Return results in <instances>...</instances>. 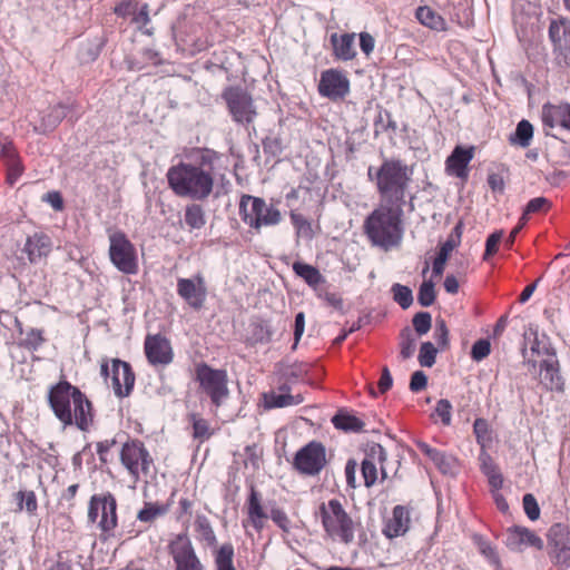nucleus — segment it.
Returning <instances> with one entry per match:
<instances>
[{
	"mask_svg": "<svg viewBox=\"0 0 570 570\" xmlns=\"http://www.w3.org/2000/svg\"><path fill=\"white\" fill-rule=\"evenodd\" d=\"M220 156L212 149L197 150L188 161H179L167 171L170 189L178 197L204 202L213 193L219 173Z\"/></svg>",
	"mask_w": 570,
	"mask_h": 570,
	"instance_id": "1",
	"label": "nucleus"
},
{
	"mask_svg": "<svg viewBox=\"0 0 570 570\" xmlns=\"http://www.w3.org/2000/svg\"><path fill=\"white\" fill-rule=\"evenodd\" d=\"M48 403L63 426L76 425L80 431H88L92 425L91 402L68 381L61 380L49 389Z\"/></svg>",
	"mask_w": 570,
	"mask_h": 570,
	"instance_id": "2",
	"label": "nucleus"
},
{
	"mask_svg": "<svg viewBox=\"0 0 570 570\" xmlns=\"http://www.w3.org/2000/svg\"><path fill=\"white\" fill-rule=\"evenodd\" d=\"M413 170L399 158H386L380 167L370 166L367 178L375 185L381 203L404 205Z\"/></svg>",
	"mask_w": 570,
	"mask_h": 570,
	"instance_id": "3",
	"label": "nucleus"
},
{
	"mask_svg": "<svg viewBox=\"0 0 570 570\" xmlns=\"http://www.w3.org/2000/svg\"><path fill=\"white\" fill-rule=\"evenodd\" d=\"M364 232L373 245L390 249L403 238V205L381 203L365 219Z\"/></svg>",
	"mask_w": 570,
	"mask_h": 570,
	"instance_id": "4",
	"label": "nucleus"
},
{
	"mask_svg": "<svg viewBox=\"0 0 570 570\" xmlns=\"http://www.w3.org/2000/svg\"><path fill=\"white\" fill-rule=\"evenodd\" d=\"M318 517L325 537L332 542L350 546L363 530L361 519L352 514L336 498L321 503Z\"/></svg>",
	"mask_w": 570,
	"mask_h": 570,
	"instance_id": "5",
	"label": "nucleus"
},
{
	"mask_svg": "<svg viewBox=\"0 0 570 570\" xmlns=\"http://www.w3.org/2000/svg\"><path fill=\"white\" fill-rule=\"evenodd\" d=\"M195 380L199 383L200 393L210 400L216 410L229 397L228 376L225 370L200 363L195 368Z\"/></svg>",
	"mask_w": 570,
	"mask_h": 570,
	"instance_id": "6",
	"label": "nucleus"
},
{
	"mask_svg": "<svg viewBox=\"0 0 570 570\" xmlns=\"http://www.w3.org/2000/svg\"><path fill=\"white\" fill-rule=\"evenodd\" d=\"M109 258L121 273L134 275L138 272V259L134 244L121 230L109 233Z\"/></svg>",
	"mask_w": 570,
	"mask_h": 570,
	"instance_id": "7",
	"label": "nucleus"
},
{
	"mask_svg": "<svg viewBox=\"0 0 570 570\" xmlns=\"http://www.w3.org/2000/svg\"><path fill=\"white\" fill-rule=\"evenodd\" d=\"M120 461L129 474L139 480L140 476H148L154 466V460L139 440H130L124 443L120 451Z\"/></svg>",
	"mask_w": 570,
	"mask_h": 570,
	"instance_id": "8",
	"label": "nucleus"
},
{
	"mask_svg": "<svg viewBox=\"0 0 570 570\" xmlns=\"http://www.w3.org/2000/svg\"><path fill=\"white\" fill-rule=\"evenodd\" d=\"M233 120L248 127L257 116L252 96L240 87H227L222 94Z\"/></svg>",
	"mask_w": 570,
	"mask_h": 570,
	"instance_id": "9",
	"label": "nucleus"
},
{
	"mask_svg": "<svg viewBox=\"0 0 570 570\" xmlns=\"http://www.w3.org/2000/svg\"><path fill=\"white\" fill-rule=\"evenodd\" d=\"M326 448L322 442L311 441L293 458V468L302 475L316 476L327 465Z\"/></svg>",
	"mask_w": 570,
	"mask_h": 570,
	"instance_id": "10",
	"label": "nucleus"
},
{
	"mask_svg": "<svg viewBox=\"0 0 570 570\" xmlns=\"http://www.w3.org/2000/svg\"><path fill=\"white\" fill-rule=\"evenodd\" d=\"M547 550L551 562L560 568H570V530L554 523L547 533Z\"/></svg>",
	"mask_w": 570,
	"mask_h": 570,
	"instance_id": "11",
	"label": "nucleus"
},
{
	"mask_svg": "<svg viewBox=\"0 0 570 570\" xmlns=\"http://www.w3.org/2000/svg\"><path fill=\"white\" fill-rule=\"evenodd\" d=\"M99 515L98 525L102 532L109 533L117 527V501L111 493L91 497L88 519L96 522Z\"/></svg>",
	"mask_w": 570,
	"mask_h": 570,
	"instance_id": "12",
	"label": "nucleus"
},
{
	"mask_svg": "<svg viewBox=\"0 0 570 570\" xmlns=\"http://www.w3.org/2000/svg\"><path fill=\"white\" fill-rule=\"evenodd\" d=\"M312 370L308 363H294L287 368V406L304 402L307 392L308 376Z\"/></svg>",
	"mask_w": 570,
	"mask_h": 570,
	"instance_id": "13",
	"label": "nucleus"
},
{
	"mask_svg": "<svg viewBox=\"0 0 570 570\" xmlns=\"http://www.w3.org/2000/svg\"><path fill=\"white\" fill-rule=\"evenodd\" d=\"M169 553L176 564V570H204L190 539L180 533L168 546Z\"/></svg>",
	"mask_w": 570,
	"mask_h": 570,
	"instance_id": "14",
	"label": "nucleus"
},
{
	"mask_svg": "<svg viewBox=\"0 0 570 570\" xmlns=\"http://www.w3.org/2000/svg\"><path fill=\"white\" fill-rule=\"evenodd\" d=\"M318 92L322 97L331 100L345 98L350 92V80L345 73L338 69H327L321 73L318 82Z\"/></svg>",
	"mask_w": 570,
	"mask_h": 570,
	"instance_id": "15",
	"label": "nucleus"
},
{
	"mask_svg": "<svg viewBox=\"0 0 570 570\" xmlns=\"http://www.w3.org/2000/svg\"><path fill=\"white\" fill-rule=\"evenodd\" d=\"M177 293L191 308H203L207 297L204 277L197 274L193 278H178Z\"/></svg>",
	"mask_w": 570,
	"mask_h": 570,
	"instance_id": "16",
	"label": "nucleus"
},
{
	"mask_svg": "<svg viewBox=\"0 0 570 570\" xmlns=\"http://www.w3.org/2000/svg\"><path fill=\"white\" fill-rule=\"evenodd\" d=\"M386 451L381 444L373 443L372 445L368 446L366 455L362 461L361 466L364 484L366 488L373 487L377 481V464L381 465L382 478H386V472L384 468V462L386 461Z\"/></svg>",
	"mask_w": 570,
	"mask_h": 570,
	"instance_id": "17",
	"label": "nucleus"
},
{
	"mask_svg": "<svg viewBox=\"0 0 570 570\" xmlns=\"http://www.w3.org/2000/svg\"><path fill=\"white\" fill-rule=\"evenodd\" d=\"M111 387L117 397L129 396L135 385V374L128 362L119 358L111 360Z\"/></svg>",
	"mask_w": 570,
	"mask_h": 570,
	"instance_id": "18",
	"label": "nucleus"
},
{
	"mask_svg": "<svg viewBox=\"0 0 570 570\" xmlns=\"http://www.w3.org/2000/svg\"><path fill=\"white\" fill-rule=\"evenodd\" d=\"M541 120L547 135L554 128L570 132V104H544L541 110Z\"/></svg>",
	"mask_w": 570,
	"mask_h": 570,
	"instance_id": "19",
	"label": "nucleus"
},
{
	"mask_svg": "<svg viewBox=\"0 0 570 570\" xmlns=\"http://www.w3.org/2000/svg\"><path fill=\"white\" fill-rule=\"evenodd\" d=\"M145 353L153 365H167L173 361L170 342L161 334L147 335Z\"/></svg>",
	"mask_w": 570,
	"mask_h": 570,
	"instance_id": "20",
	"label": "nucleus"
},
{
	"mask_svg": "<svg viewBox=\"0 0 570 570\" xmlns=\"http://www.w3.org/2000/svg\"><path fill=\"white\" fill-rule=\"evenodd\" d=\"M410 524V508L399 504L393 508L392 515L385 521L382 532L389 539L397 538L409 531Z\"/></svg>",
	"mask_w": 570,
	"mask_h": 570,
	"instance_id": "21",
	"label": "nucleus"
},
{
	"mask_svg": "<svg viewBox=\"0 0 570 570\" xmlns=\"http://www.w3.org/2000/svg\"><path fill=\"white\" fill-rule=\"evenodd\" d=\"M474 156V148H463L456 146L452 154L446 158V171L458 178L465 179L468 177V165Z\"/></svg>",
	"mask_w": 570,
	"mask_h": 570,
	"instance_id": "22",
	"label": "nucleus"
},
{
	"mask_svg": "<svg viewBox=\"0 0 570 570\" xmlns=\"http://www.w3.org/2000/svg\"><path fill=\"white\" fill-rule=\"evenodd\" d=\"M355 37L356 35L354 32L331 35L330 42L332 46V55L336 60L350 61L356 57Z\"/></svg>",
	"mask_w": 570,
	"mask_h": 570,
	"instance_id": "23",
	"label": "nucleus"
},
{
	"mask_svg": "<svg viewBox=\"0 0 570 570\" xmlns=\"http://www.w3.org/2000/svg\"><path fill=\"white\" fill-rule=\"evenodd\" d=\"M540 384L547 391H564V381L560 375L559 362L557 360H544L541 362Z\"/></svg>",
	"mask_w": 570,
	"mask_h": 570,
	"instance_id": "24",
	"label": "nucleus"
},
{
	"mask_svg": "<svg viewBox=\"0 0 570 570\" xmlns=\"http://www.w3.org/2000/svg\"><path fill=\"white\" fill-rule=\"evenodd\" d=\"M52 248V243L49 236L45 234H33L26 240L23 252L28 255L30 263L36 264L42 257L49 255Z\"/></svg>",
	"mask_w": 570,
	"mask_h": 570,
	"instance_id": "25",
	"label": "nucleus"
},
{
	"mask_svg": "<svg viewBox=\"0 0 570 570\" xmlns=\"http://www.w3.org/2000/svg\"><path fill=\"white\" fill-rule=\"evenodd\" d=\"M508 546L519 549L521 546L534 547L538 550L543 549L542 539L525 527H513L508 530Z\"/></svg>",
	"mask_w": 570,
	"mask_h": 570,
	"instance_id": "26",
	"label": "nucleus"
},
{
	"mask_svg": "<svg viewBox=\"0 0 570 570\" xmlns=\"http://www.w3.org/2000/svg\"><path fill=\"white\" fill-rule=\"evenodd\" d=\"M7 167V183L13 186L24 171L22 161L11 141H7V148L3 150V158Z\"/></svg>",
	"mask_w": 570,
	"mask_h": 570,
	"instance_id": "27",
	"label": "nucleus"
},
{
	"mask_svg": "<svg viewBox=\"0 0 570 570\" xmlns=\"http://www.w3.org/2000/svg\"><path fill=\"white\" fill-rule=\"evenodd\" d=\"M549 38L557 50H570V22L566 19L552 20L549 26Z\"/></svg>",
	"mask_w": 570,
	"mask_h": 570,
	"instance_id": "28",
	"label": "nucleus"
},
{
	"mask_svg": "<svg viewBox=\"0 0 570 570\" xmlns=\"http://www.w3.org/2000/svg\"><path fill=\"white\" fill-rule=\"evenodd\" d=\"M293 269L297 276L303 278L317 293L318 297H322L320 286L325 285L326 281L316 267L297 262L293 264Z\"/></svg>",
	"mask_w": 570,
	"mask_h": 570,
	"instance_id": "29",
	"label": "nucleus"
},
{
	"mask_svg": "<svg viewBox=\"0 0 570 570\" xmlns=\"http://www.w3.org/2000/svg\"><path fill=\"white\" fill-rule=\"evenodd\" d=\"M416 446L424 455H426L435 464V466L442 473H448L452 470L454 460L451 455H448L445 452L432 448L431 445L422 441L417 442Z\"/></svg>",
	"mask_w": 570,
	"mask_h": 570,
	"instance_id": "30",
	"label": "nucleus"
},
{
	"mask_svg": "<svg viewBox=\"0 0 570 570\" xmlns=\"http://www.w3.org/2000/svg\"><path fill=\"white\" fill-rule=\"evenodd\" d=\"M263 199L243 195L239 202V215L245 224L253 227L257 224V210L262 208Z\"/></svg>",
	"mask_w": 570,
	"mask_h": 570,
	"instance_id": "31",
	"label": "nucleus"
},
{
	"mask_svg": "<svg viewBox=\"0 0 570 570\" xmlns=\"http://www.w3.org/2000/svg\"><path fill=\"white\" fill-rule=\"evenodd\" d=\"M332 423L337 430L344 432H361L364 428V422L346 410H340L332 417Z\"/></svg>",
	"mask_w": 570,
	"mask_h": 570,
	"instance_id": "32",
	"label": "nucleus"
},
{
	"mask_svg": "<svg viewBox=\"0 0 570 570\" xmlns=\"http://www.w3.org/2000/svg\"><path fill=\"white\" fill-rule=\"evenodd\" d=\"M271 330L266 322L253 318L246 331V341L250 344L265 343L271 338Z\"/></svg>",
	"mask_w": 570,
	"mask_h": 570,
	"instance_id": "33",
	"label": "nucleus"
},
{
	"mask_svg": "<svg viewBox=\"0 0 570 570\" xmlns=\"http://www.w3.org/2000/svg\"><path fill=\"white\" fill-rule=\"evenodd\" d=\"M195 531L198 534V539L206 543L209 548H215L217 551V538L213 530V527L206 515L197 514L195 520ZM216 552H214L215 554Z\"/></svg>",
	"mask_w": 570,
	"mask_h": 570,
	"instance_id": "34",
	"label": "nucleus"
},
{
	"mask_svg": "<svg viewBox=\"0 0 570 570\" xmlns=\"http://www.w3.org/2000/svg\"><path fill=\"white\" fill-rule=\"evenodd\" d=\"M416 19L424 26L436 31L446 30V21L442 16L433 11L430 7H419Z\"/></svg>",
	"mask_w": 570,
	"mask_h": 570,
	"instance_id": "35",
	"label": "nucleus"
},
{
	"mask_svg": "<svg viewBox=\"0 0 570 570\" xmlns=\"http://www.w3.org/2000/svg\"><path fill=\"white\" fill-rule=\"evenodd\" d=\"M185 224L193 229H200L206 225V215L203 206L196 202L185 207Z\"/></svg>",
	"mask_w": 570,
	"mask_h": 570,
	"instance_id": "36",
	"label": "nucleus"
},
{
	"mask_svg": "<svg viewBox=\"0 0 570 570\" xmlns=\"http://www.w3.org/2000/svg\"><path fill=\"white\" fill-rule=\"evenodd\" d=\"M291 220L299 238L312 239L315 235V230L320 229L318 224L314 226L313 223L302 214L292 212Z\"/></svg>",
	"mask_w": 570,
	"mask_h": 570,
	"instance_id": "37",
	"label": "nucleus"
},
{
	"mask_svg": "<svg viewBox=\"0 0 570 570\" xmlns=\"http://www.w3.org/2000/svg\"><path fill=\"white\" fill-rule=\"evenodd\" d=\"M67 116V106L59 104L48 110L47 114L42 116L41 119V128L42 132L53 130L63 118Z\"/></svg>",
	"mask_w": 570,
	"mask_h": 570,
	"instance_id": "38",
	"label": "nucleus"
},
{
	"mask_svg": "<svg viewBox=\"0 0 570 570\" xmlns=\"http://www.w3.org/2000/svg\"><path fill=\"white\" fill-rule=\"evenodd\" d=\"M247 510L249 519L252 520L255 528H259L263 520L266 519V514L263 510V507L261 505V495L253 487L250 488Z\"/></svg>",
	"mask_w": 570,
	"mask_h": 570,
	"instance_id": "39",
	"label": "nucleus"
},
{
	"mask_svg": "<svg viewBox=\"0 0 570 570\" xmlns=\"http://www.w3.org/2000/svg\"><path fill=\"white\" fill-rule=\"evenodd\" d=\"M282 219L281 212L275 208L273 205H267L263 199V205L259 210H257V224H254V228H259L262 226H271L278 224Z\"/></svg>",
	"mask_w": 570,
	"mask_h": 570,
	"instance_id": "40",
	"label": "nucleus"
},
{
	"mask_svg": "<svg viewBox=\"0 0 570 570\" xmlns=\"http://www.w3.org/2000/svg\"><path fill=\"white\" fill-rule=\"evenodd\" d=\"M532 137L533 126L528 120L523 119L517 125L513 136L510 137V142L527 148L530 146Z\"/></svg>",
	"mask_w": 570,
	"mask_h": 570,
	"instance_id": "41",
	"label": "nucleus"
},
{
	"mask_svg": "<svg viewBox=\"0 0 570 570\" xmlns=\"http://www.w3.org/2000/svg\"><path fill=\"white\" fill-rule=\"evenodd\" d=\"M234 547L227 542L219 547L215 553L216 570H236L233 563Z\"/></svg>",
	"mask_w": 570,
	"mask_h": 570,
	"instance_id": "42",
	"label": "nucleus"
},
{
	"mask_svg": "<svg viewBox=\"0 0 570 570\" xmlns=\"http://www.w3.org/2000/svg\"><path fill=\"white\" fill-rule=\"evenodd\" d=\"M473 433L482 450H485L492 443V432L485 419H475L473 423Z\"/></svg>",
	"mask_w": 570,
	"mask_h": 570,
	"instance_id": "43",
	"label": "nucleus"
},
{
	"mask_svg": "<svg viewBox=\"0 0 570 570\" xmlns=\"http://www.w3.org/2000/svg\"><path fill=\"white\" fill-rule=\"evenodd\" d=\"M189 419L193 423V436L200 442L208 440L213 435V430L207 420L200 417L198 414H190Z\"/></svg>",
	"mask_w": 570,
	"mask_h": 570,
	"instance_id": "44",
	"label": "nucleus"
},
{
	"mask_svg": "<svg viewBox=\"0 0 570 570\" xmlns=\"http://www.w3.org/2000/svg\"><path fill=\"white\" fill-rule=\"evenodd\" d=\"M16 501L19 511L26 510L30 515L36 514L38 502L33 491L17 492Z\"/></svg>",
	"mask_w": 570,
	"mask_h": 570,
	"instance_id": "45",
	"label": "nucleus"
},
{
	"mask_svg": "<svg viewBox=\"0 0 570 570\" xmlns=\"http://www.w3.org/2000/svg\"><path fill=\"white\" fill-rule=\"evenodd\" d=\"M45 342L43 332L38 328H29L19 345L28 351H37Z\"/></svg>",
	"mask_w": 570,
	"mask_h": 570,
	"instance_id": "46",
	"label": "nucleus"
},
{
	"mask_svg": "<svg viewBox=\"0 0 570 570\" xmlns=\"http://www.w3.org/2000/svg\"><path fill=\"white\" fill-rule=\"evenodd\" d=\"M391 292L393 294V299L403 309H406L412 305L413 294L410 287L396 283L392 286Z\"/></svg>",
	"mask_w": 570,
	"mask_h": 570,
	"instance_id": "47",
	"label": "nucleus"
},
{
	"mask_svg": "<svg viewBox=\"0 0 570 570\" xmlns=\"http://www.w3.org/2000/svg\"><path fill=\"white\" fill-rule=\"evenodd\" d=\"M262 404L264 409H279L285 406V392L284 387L279 386V392L269 391L262 394Z\"/></svg>",
	"mask_w": 570,
	"mask_h": 570,
	"instance_id": "48",
	"label": "nucleus"
},
{
	"mask_svg": "<svg viewBox=\"0 0 570 570\" xmlns=\"http://www.w3.org/2000/svg\"><path fill=\"white\" fill-rule=\"evenodd\" d=\"M416 340L409 328L401 332L400 355L403 360L410 358L415 351Z\"/></svg>",
	"mask_w": 570,
	"mask_h": 570,
	"instance_id": "49",
	"label": "nucleus"
},
{
	"mask_svg": "<svg viewBox=\"0 0 570 570\" xmlns=\"http://www.w3.org/2000/svg\"><path fill=\"white\" fill-rule=\"evenodd\" d=\"M551 207L550 202L546 197H535L529 200L521 216V220L527 223L528 216L541 212H547Z\"/></svg>",
	"mask_w": 570,
	"mask_h": 570,
	"instance_id": "50",
	"label": "nucleus"
},
{
	"mask_svg": "<svg viewBox=\"0 0 570 570\" xmlns=\"http://www.w3.org/2000/svg\"><path fill=\"white\" fill-rule=\"evenodd\" d=\"M417 301L424 307L431 306L435 302V289L432 281H424L421 284Z\"/></svg>",
	"mask_w": 570,
	"mask_h": 570,
	"instance_id": "51",
	"label": "nucleus"
},
{
	"mask_svg": "<svg viewBox=\"0 0 570 570\" xmlns=\"http://www.w3.org/2000/svg\"><path fill=\"white\" fill-rule=\"evenodd\" d=\"M438 348L431 342H424L419 353V362L422 366L431 367L435 363Z\"/></svg>",
	"mask_w": 570,
	"mask_h": 570,
	"instance_id": "52",
	"label": "nucleus"
},
{
	"mask_svg": "<svg viewBox=\"0 0 570 570\" xmlns=\"http://www.w3.org/2000/svg\"><path fill=\"white\" fill-rule=\"evenodd\" d=\"M415 332L419 335H424L431 330L432 317L428 312H420L414 315L412 320Z\"/></svg>",
	"mask_w": 570,
	"mask_h": 570,
	"instance_id": "53",
	"label": "nucleus"
},
{
	"mask_svg": "<svg viewBox=\"0 0 570 570\" xmlns=\"http://www.w3.org/2000/svg\"><path fill=\"white\" fill-rule=\"evenodd\" d=\"M503 232L497 230L490 234L485 240V250L483 254V261H488L491 256L498 253L499 245L502 240Z\"/></svg>",
	"mask_w": 570,
	"mask_h": 570,
	"instance_id": "54",
	"label": "nucleus"
},
{
	"mask_svg": "<svg viewBox=\"0 0 570 570\" xmlns=\"http://www.w3.org/2000/svg\"><path fill=\"white\" fill-rule=\"evenodd\" d=\"M522 504H523V510H524L527 517L531 521H535L539 519L540 508H539L535 497L532 493H527L523 495Z\"/></svg>",
	"mask_w": 570,
	"mask_h": 570,
	"instance_id": "55",
	"label": "nucleus"
},
{
	"mask_svg": "<svg viewBox=\"0 0 570 570\" xmlns=\"http://www.w3.org/2000/svg\"><path fill=\"white\" fill-rule=\"evenodd\" d=\"M434 414L440 417L443 425H450L452 420V404L450 401L445 399L438 401Z\"/></svg>",
	"mask_w": 570,
	"mask_h": 570,
	"instance_id": "56",
	"label": "nucleus"
},
{
	"mask_svg": "<svg viewBox=\"0 0 570 570\" xmlns=\"http://www.w3.org/2000/svg\"><path fill=\"white\" fill-rule=\"evenodd\" d=\"M166 510L161 507L147 503L145 507L138 512L137 519L142 522H151L157 517L164 514Z\"/></svg>",
	"mask_w": 570,
	"mask_h": 570,
	"instance_id": "57",
	"label": "nucleus"
},
{
	"mask_svg": "<svg viewBox=\"0 0 570 570\" xmlns=\"http://www.w3.org/2000/svg\"><path fill=\"white\" fill-rule=\"evenodd\" d=\"M434 340L441 350L449 347V330L443 320H438L435 323Z\"/></svg>",
	"mask_w": 570,
	"mask_h": 570,
	"instance_id": "58",
	"label": "nucleus"
},
{
	"mask_svg": "<svg viewBox=\"0 0 570 570\" xmlns=\"http://www.w3.org/2000/svg\"><path fill=\"white\" fill-rule=\"evenodd\" d=\"M491 352V344L488 340L481 338L478 340L471 348V357L472 360L480 362L483 358L488 357Z\"/></svg>",
	"mask_w": 570,
	"mask_h": 570,
	"instance_id": "59",
	"label": "nucleus"
},
{
	"mask_svg": "<svg viewBox=\"0 0 570 570\" xmlns=\"http://www.w3.org/2000/svg\"><path fill=\"white\" fill-rule=\"evenodd\" d=\"M450 255H451V253L448 252L446 249H444L442 247L439 248V252L436 254V257L433 261V266H432V274L434 277L442 276L444 268H445V264H446Z\"/></svg>",
	"mask_w": 570,
	"mask_h": 570,
	"instance_id": "60",
	"label": "nucleus"
},
{
	"mask_svg": "<svg viewBox=\"0 0 570 570\" xmlns=\"http://www.w3.org/2000/svg\"><path fill=\"white\" fill-rule=\"evenodd\" d=\"M479 459L481 462V471L485 476L500 472L498 465L494 463L493 459L485 450L481 451Z\"/></svg>",
	"mask_w": 570,
	"mask_h": 570,
	"instance_id": "61",
	"label": "nucleus"
},
{
	"mask_svg": "<svg viewBox=\"0 0 570 570\" xmlns=\"http://www.w3.org/2000/svg\"><path fill=\"white\" fill-rule=\"evenodd\" d=\"M428 385V377L422 371H416L412 374L410 381V390L412 392H420Z\"/></svg>",
	"mask_w": 570,
	"mask_h": 570,
	"instance_id": "62",
	"label": "nucleus"
},
{
	"mask_svg": "<svg viewBox=\"0 0 570 570\" xmlns=\"http://www.w3.org/2000/svg\"><path fill=\"white\" fill-rule=\"evenodd\" d=\"M375 47V39L368 32L360 33V48L365 56H370Z\"/></svg>",
	"mask_w": 570,
	"mask_h": 570,
	"instance_id": "63",
	"label": "nucleus"
},
{
	"mask_svg": "<svg viewBox=\"0 0 570 570\" xmlns=\"http://www.w3.org/2000/svg\"><path fill=\"white\" fill-rule=\"evenodd\" d=\"M132 21L146 26L150 19H149V6L147 3H144L140 8L138 6H135V13L132 14Z\"/></svg>",
	"mask_w": 570,
	"mask_h": 570,
	"instance_id": "64",
	"label": "nucleus"
}]
</instances>
